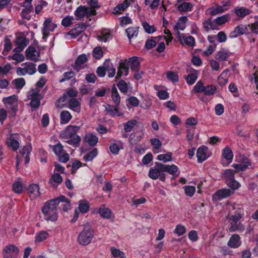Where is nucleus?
Listing matches in <instances>:
<instances>
[{"label": "nucleus", "mask_w": 258, "mask_h": 258, "mask_svg": "<svg viewBox=\"0 0 258 258\" xmlns=\"http://www.w3.org/2000/svg\"><path fill=\"white\" fill-rule=\"evenodd\" d=\"M209 14L211 16H216L220 14L224 13V10L222 9L221 6L219 5H217L214 7H211L209 8L207 10Z\"/></svg>", "instance_id": "a18cd8bd"}, {"label": "nucleus", "mask_w": 258, "mask_h": 258, "mask_svg": "<svg viewBox=\"0 0 258 258\" xmlns=\"http://www.w3.org/2000/svg\"><path fill=\"white\" fill-rule=\"evenodd\" d=\"M12 84L15 88L21 90L25 85V80L23 78H19L14 79Z\"/></svg>", "instance_id": "6e6d98bb"}, {"label": "nucleus", "mask_w": 258, "mask_h": 258, "mask_svg": "<svg viewBox=\"0 0 258 258\" xmlns=\"http://www.w3.org/2000/svg\"><path fill=\"white\" fill-rule=\"evenodd\" d=\"M226 184L231 190L233 191L234 192H235V190H237L241 186L240 183L235 179L228 181V182Z\"/></svg>", "instance_id": "680f3d73"}, {"label": "nucleus", "mask_w": 258, "mask_h": 258, "mask_svg": "<svg viewBox=\"0 0 258 258\" xmlns=\"http://www.w3.org/2000/svg\"><path fill=\"white\" fill-rule=\"evenodd\" d=\"M19 251V248L13 244L5 246L3 250L4 258H15Z\"/></svg>", "instance_id": "9d476101"}, {"label": "nucleus", "mask_w": 258, "mask_h": 258, "mask_svg": "<svg viewBox=\"0 0 258 258\" xmlns=\"http://www.w3.org/2000/svg\"><path fill=\"white\" fill-rule=\"evenodd\" d=\"M29 39L26 37L23 33H20L16 35L15 40L16 45H19L25 47L29 44Z\"/></svg>", "instance_id": "7c9ffc66"}, {"label": "nucleus", "mask_w": 258, "mask_h": 258, "mask_svg": "<svg viewBox=\"0 0 258 258\" xmlns=\"http://www.w3.org/2000/svg\"><path fill=\"white\" fill-rule=\"evenodd\" d=\"M72 118V115L68 110H63L60 113V123L66 124L70 122Z\"/></svg>", "instance_id": "72a5a7b5"}, {"label": "nucleus", "mask_w": 258, "mask_h": 258, "mask_svg": "<svg viewBox=\"0 0 258 258\" xmlns=\"http://www.w3.org/2000/svg\"><path fill=\"white\" fill-rule=\"evenodd\" d=\"M65 200L64 196L51 200L45 202L41 208V212L46 221L55 222L58 219L57 206L60 202Z\"/></svg>", "instance_id": "f257e3e1"}, {"label": "nucleus", "mask_w": 258, "mask_h": 258, "mask_svg": "<svg viewBox=\"0 0 258 258\" xmlns=\"http://www.w3.org/2000/svg\"><path fill=\"white\" fill-rule=\"evenodd\" d=\"M94 234V232L91 226L87 224L84 226L82 230L79 233L77 241L82 246L88 245L93 239Z\"/></svg>", "instance_id": "7ed1b4c3"}, {"label": "nucleus", "mask_w": 258, "mask_h": 258, "mask_svg": "<svg viewBox=\"0 0 258 258\" xmlns=\"http://www.w3.org/2000/svg\"><path fill=\"white\" fill-rule=\"evenodd\" d=\"M88 60V57L86 54L79 55L76 59L74 64L72 67L75 71L78 72L81 70L84 69L87 66L86 63Z\"/></svg>", "instance_id": "9b49d317"}, {"label": "nucleus", "mask_w": 258, "mask_h": 258, "mask_svg": "<svg viewBox=\"0 0 258 258\" xmlns=\"http://www.w3.org/2000/svg\"><path fill=\"white\" fill-rule=\"evenodd\" d=\"M12 48V44L11 40L7 38H5L4 40V48L2 52V54L4 55H7L8 53L11 50Z\"/></svg>", "instance_id": "bf43d9fd"}, {"label": "nucleus", "mask_w": 258, "mask_h": 258, "mask_svg": "<svg viewBox=\"0 0 258 258\" xmlns=\"http://www.w3.org/2000/svg\"><path fill=\"white\" fill-rule=\"evenodd\" d=\"M229 70H224L218 77V82L219 84L221 86H223L225 85L228 81V78H229Z\"/></svg>", "instance_id": "c9c22d12"}, {"label": "nucleus", "mask_w": 258, "mask_h": 258, "mask_svg": "<svg viewBox=\"0 0 258 258\" xmlns=\"http://www.w3.org/2000/svg\"><path fill=\"white\" fill-rule=\"evenodd\" d=\"M68 107L73 111L79 113L81 111V103L76 98H71L68 101Z\"/></svg>", "instance_id": "412c9836"}, {"label": "nucleus", "mask_w": 258, "mask_h": 258, "mask_svg": "<svg viewBox=\"0 0 258 258\" xmlns=\"http://www.w3.org/2000/svg\"><path fill=\"white\" fill-rule=\"evenodd\" d=\"M32 151V147L29 146H24L19 152L21 156L25 159V164H27L30 161L29 155Z\"/></svg>", "instance_id": "2f4dec72"}, {"label": "nucleus", "mask_w": 258, "mask_h": 258, "mask_svg": "<svg viewBox=\"0 0 258 258\" xmlns=\"http://www.w3.org/2000/svg\"><path fill=\"white\" fill-rule=\"evenodd\" d=\"M195 5L191 2H182L177 7V10L181 13L191 12Z\"/></svg>", "instance_id": "a878e982"}, {"label": "nucleus", "mask_w": 258, "mask_h": 258, "mask_svg": "<svg viewBox=\"0 0 258 258\" xmlns=\"http://www.w3.org/2000/svg\"><path fill=\"white\" fill-rule=\"evenodd\" d=\"M21 67H18L16 73L18 76L32 75L36 72V64L30 62H26L21 64Z\"/></svg>", "instance_id": "0eeeda50"}, {"label": "nucleus", "mask_w": 258, "mask_h": 258, "mask_svg": "<svg viewBox=\"0 0 258 258\" xmlns=\"http://www.w3.org/2000/svg\"><path fill=\"white\" fill-rule=\"evenodd\" d=\"M122 148L123 143L120 141H118L117 143L111 144L109 147L110 152L115 155L118 154L119 150Z\"/></svg>", "instance_id": "79ce46f5"}, {"label": "nucleus", "mask_w": 258, "mask_h": 258, "mask_svg": "<svg viewBox=\"0 0 258 258\" xmlns=\"http://www.w3.org/2000/svg\"><path fill=\"white\" fill-rule=\"evenodd\" d=\"M125 32L130 40L132 38L136 37L138 36L139 28L136 27H129L125 30Z\"/></svg>", "instance_id": "de8ad7c7"}, {"label": "nucleus", "mask_w": 258, "mask_h": 258, "mask_svg": "<svg viewBox=\"0 0 258 258\" xmlns=\"http://www.w3.org/2000/svg\"><path fill=\"white\" fill-rule=\"evenodd\" d=\"M174 233L177 236H180L184 235L186 232V227L181 224H177L173 231Z\"/></svg>", "instance_id": "5fc2aeb1"}, {"label": "nucleus", "mask_w": 258, "mask_h": 258, "mask_svg": "<svg viewBox=\"0 0 258 258\" xmlns=\"http://www.w3.org/2000/svg\"><path fill=\"white\" fill-rule=\"evenodd\" d=\"M232 12L235 16L236 20H241L250 15L252 13V11L250 8L238 6L233 9Z\"/></svg>", "instance_id": "1a4fd4ad"}, {"label": "nucleus", "mask_w": 258, "mask_h": 258, "mask_svg": "<svg viewBox=\"0 0 258 258\" xmlns=\"http://www.w3.org/2000/svg\"><path fill=\"white\" fill-rule=\"evenodd\" d=\"M216 90V87L214 85H207L205 86L203 93L207 96L212 95L215 93Z\"/></svg>", "instance_id": "69168bd1"}, {"label": "nucleus", "mask_w": 258, "mask_h": 258, "mask_svg": "<svg viewBox=\"0 0 258 258\" xmlns=\"http://www.w3.org/2000/svg\"><path fill=\"white\" fill-rule=\"evenodd\" d=\"M20 136L18 134H12L7 140V145L14 151H16L20 146Z\"/></svg>", "instance_id": "4468645a"}, {"label": "nucleus", "mask_w": 258, "mask_h": 258, "mask_svg": "<svg viewBox=\"0 0 258 258\" xmlns=\"http://www.w3.org/2000/svg\"><path fill=\"white\" fill-rule=\"evenodd\" d=\"M39 92L38 89H32L28 93V99L30 100L29 105L33 109H36L40 106L42 96Z\"/></svg>", "instance_id": "423d86ee"}, {"label": "nucleus", "mask_w": 258, "mask_h": 258, "mask_svg": "<svg viewBox=\"0 0 258 258\" xmlns=\"http://www.w3.org/2000/svg\"><path fill=\"white\" fill-rule=\"evenodd\" d=\"M86 29V25L83 23H79L76 25V27L66 34V36L70 35L72 38H76L81 33L84 31Z\"/></svg>", "instance_id": "a211bd4d"}, {"label": "nucleus", "mask_w": 258, "mask_h": 258, "mask_svg": "<svg viewBox=\"0 0 258 258\" xmlns=\"http://www.w3.org/2000/svg\"><path fill=\"white\" fill-rule=\"evenodd\" d=\"M247 30V27L246 25H238L229 33V36L230 38H235L243 35L246 32Z\"/></svg>", "instance_id": "aec40b11"}, {"label": "nucleus", "mask_w": 258, "mask_h": 258, "mask_svg": "<svg viewBox=\"0 0 258 258\" xmlns=\"http://www.w3.org/2000/svg\"><path fill=\"white\" fill-rule=\"evenodd\" d=\"M178 40L181 44L184 43L191 47H194L195 45V39L192 36H186L185 34H181L179 36Z\"/></svg>", "instance_id": "393cba45"}, {"label": "nucleus", "mask_w": 258, "mask_h": 258, "mask_svg": "<svg viewBox=\"0 0 258 258\" xmlns=\"http://www.w3.org/2000/svg\"><path fill=\"white\" fill-rule=\"evenodd\" d=\"M49 236L48 233L46 231H41L36 233L35 238V242L38 243L46 240Z\"/></svg>", "instance_id": "37998d69"}, {"label": "nucleus", "mask_w": 258, "mask_h": 258, "mask_svg": "<svg viewBox=\"0 0 258 258\" xmlns=\"http://www.w3.org/2000/svg\"><path fill=\"white\" fill-rule=\"evenodd\" d=\"M111 98L115 105L118 106L120 102V97L114 85L112 87L111 89Z\"/></svg>", "instance_id": "8fccbe9b"}, {"label": "nucleus", "mask_w": 258, "mask_h": 258, "mask_svg": "<svg viewBox=\"0 0 258 258\" xmlns=\"http://www.w3.org/2000/svg\"><path fill=\"white\" fill-rule=\"evenodd\" d=\"M112 39L110 31L108 29H103L100 35L97 36V39L99 41L106 42Z\"/></svg>", "instance_id": "c756f323"}, {"label": "nucleus", "mask_w": 258, "mask_h": 258, "mask_svg": "<svg viewBox=\"0 0 258 258\" xmlns=\"http://www.w3.org/2000/svg\"><path fill=\"white\" fill-rule=\"evenodd\" d=\"M105 111L107 114H109L111 116H120L123 113L118 112L117 106L106 104L105 105Z\"/></svg>", "instance_id": "c85d7f7f"}, {"label": "nucleus", "mask_w": 258, "mask_h": 258, "mask_svg": "<svg viewBox=\"0 0 258 258\" xmlns=\"http://www.w3.org/2000/svg\"><path fill=\"white\" fill-rule=\"evenodd\" d=\"M142 26L145 32L148 34H152L156 30L153 25H150L147 22H143L142 23Z\"/></svg>", "instance_id": "774afa93"}, {"label": "nucleus", "mask_w": 258, "mask_h": 258, "mask_svg": "<svg viewBox=\"0 0 258 258\" xmlns=\"http://www.w3.org/2000/svg\"><path fill=\"white\" fill-rule=\"evenodd\" d=\"M164 167L165 172L173 175H175L178 170V167L174 164L167 165L164 164Z\"/></svg>", "instance_id": "3c124183"}, {"label": "nucleus", "mask_w": 258, "mask_h": 258, "mask_svg": "<svg viewBox=\"0 0 258 258\" xmlns=\"http://www.w3.org/2000/svg\"><path fill=\"white\" fill-rule=\"evenodd\" d=\"M235 171L231 169L225 170L224 172L222 173V177L225 180L226 183L235 179Z\"/></svg>", "instance_id": "58836bf2"}, {"label": "nucleus", "mask_w": 258, "mask_h": 258, "mask_svg": "<svg viewBox=\"0 0 258 258\" xmlns=\"http://www.w3.org/2000/svg\"><path fill=\"white\" fill-rule=\"evenodd\" d=\"M204 29L208 31L210 30H219V28L217 27V25L215 22V20H212V18H209L205 20L203 23Z\"/></svg>", "instance_id": "cd10ccee"}, {"label": "nucleus", "mask_w": 258, "mask_h": 258, "mask_svg": "<svg viewBox=\"0 0 258 258\" xmlns=\"http://www.w3.org/2000/svg\"><path fill=\"white\" fill-rule=\"evenodd\" d=\"M27 189L31 200H35L41 196L40 186L38 184H30L28 186Z\"/></svg>", "instance_id": "2eb2a0df"}, {"label": "nucleus", "mask_w": 258, "mask_h": 258, "mask_svg": "<svg viewBox=\"0 0 258 258\" xmlns=\"http://www.w3.org/2000/svg\"><path fill=\"white\" fill-rule=\"evenodd\" d=\"M27 59L37 61L40 57V51L33 46H29L26 50Z\"/></svg>", "instance_id": "dca6fc26"}, {"label": "nucleus", "mask_w": 258, "mask_h": 258, "mask_svg": "<svg viewBox=\"0 0 258 258\" xmlns=\"http://www.w3.org/2000/svg\"><path fill=\"white\" fill-rule=\"evenodd\" d=\"M172 153L170 152L166 154H159L157 156L156 159L158 161H162L163 162H170L172 160Z\"/></svg>", "instance_id": "09e8293b"}, {"label": "nucleus", "mask_w": 258, "mask_h": 258, "mask_svg": "<svg viewBox=\"0 0 258 258\" xmlns=\"http://www.w3.org/2000/svg\"><path fill=\"white\" fill-rule=\"evenodd\" d=\"M23 6L24 7V9H23L21 12V16L23 19L30 20L31 18L30 13L33 12V7L32 5H23Z\"/></svg>", "instance_id": "4c0bfd02"}, {"label": "nucleus", "mask_w": 258, "mask_h": 258, "mask_svg": "<svg viewBox=\"0 0 258 258\" xmlns=\"http://www.w3.org/2000/svg\"><path fill=\"white\" fill-rule=\"evenodd\" d=\"M84 141L87 143L90 146H95L98 141V138L92 134H87L85 136Z\"/></svg>", "instance_id": "c03bdc74"}, {"label": "nucleus", "mask_w": 258, "mask_h": 258, "mask_svg": "<svg viewBox=\"0 0 258 258\" xmlns=\"http://www.w3.org/2000/svg\"><path fill=\"white\" fill-rule=\"evenodd\" d=\"M110 251L112 256L115 258H126L125 254L122 251L114 247L110 248Z\"/></svg>", "instance_id": "603ef678"}, {"label": "nucleus", "mask_w": 258, "mask_h": 258, "mask_svg": "<svg viewBox=\"0 0 258 258\" xmlns=\"http://www.w3.org/2000/svg\"><path fill=\"white\" fill-rule=\"evenodd\" d=\"M137 121L135 119L128 120L124 124V130L126 132H131L134 127L137 124Z\"/></svg>", "instance_id": "e2e57ef3"}, {"label": "nucleus", "mask_w": 258, "mask_h": 258, "mask_svg": "<svg viewBox=\"0 0 258 258\" xmlns=\"http://www.w3.org/2000/svg\"><path fill=\"white\" fill-rule=\"evenodd\" d=\"M210 154L208 153V148L206 146H202L199 147L197 151V157L198 161L202 163L206 160L209 157Z\"/></svg>", "instance_id": "6ab92c4d"}, {"label": "nucleus", "mask_w": 258, "mask_h": 258, "mask_svg": "<svg viewBox=\"0 0 258 258\" xmlns=\"http://www.w3.org/2000/svg\"><path fill=\"white\" fill-rule=\"evenodd\" d=\"M205 86L204 85L203 82L199 80L196 84L194 86L191 92L195 93H203Z\"/></svg>", "instance_id": "13d9d810"}, {"label": "nucleus", "mask_w": 258, "mask_h": 258, "mask_svg": "<svg viewBox=\"0 0 258 258\" xmlns=\"http://www.w3.org/2000/svg\"><path fill=\"white\" fill-rule=\"evenodd\" d=\"M62 178L61 176L58 173H54L52 175L49 179V183L54 188H56L58 185L61 183Z\"/></svg>", "instance_id": "f704fd0d"}, {"label": "nucleus", "mask_w": 258, "mask_h": 258, "mask_svg": "<svg viewBox=\"0 0 258 258\" xmlns=\"http://www.w3.org/2000/svg\"><path fill=\"white\" fill-rule=\"evenodd\" d=\"M98 154V151L97 149L94 148L88 153L84 155L83 158L86 162L91 161L95 158Z\"/></svg>", "instance_id": "4d7b16f0"}, {"label": "nucleus", "mask_w": 258, "mask_h": 258, "mask_svg": "<svg viewBox=\"0 0 258 258\" xmlns=\"http://www.w3.org/2000/svg\"><path fill=\"white\" fill-rule=\"evenodd\" d=\"M241 244L240 237L236 234H233L227 242V245L230 248H237Z\"/></svg>", "instance_id": "5701e85b"}, {"label": "nucleus", "mask_w": 258, "mask_h": 258, "mask_svg": "<svg viewBox=\"0 0 258 258\" xmlns=\"http://www.w3.org/2000/svg\"><path fill=\"white\" fill-rule=\"evenodd\" d=\"M198 72L194 70L192 73L188 74L185 78L186 83L188 85H193L198 79Z\"/></svg>", "instance_id": "49530a36"}, {"label": "nucleus", "mask_w": 258, "mask_h": 258, "mask_svg": "<svg viewBox=\"0 0 258 258\" xmlns=\"http://www.w3.org/2000/svg\"><path fill=\"white\" fill-rule=\"evenodd\" d=\"M80 129V126L77 125H69L63 130L61 134V137L67 139L66 143L68 144L77 147L79 146L81 138L77 133Z\"/></svg>", "instance_id": "f03ea898"}, {"label": "nucleus", "mask_w": 258, "mask_h": 258, "mask_svg": "<svg viewBox=\"0 0 258 258\" xmlns=\"http://www.w3.org/2000/svg\"><path fill=\"white\" fill-rule=\"evenodd\" d=\"M2 101L9 110L11 111L14 114L16 113L18 110V98L17 95H13L8 97H4Z\"/></svg>", "instance_id": "6e6552de"}, {"label": "nucleus", "mask_w": 258, "mask_h": 258, "mask_svg": "<svg viewBox=\"0 0 258 258\" xmlns=\"http://www.w3.org/2000/svg\"><path fill=\"white\" fill-rule=\"evenodd\" d=\"M233 194H234L233 191L231 190L230 188H224L217 190L215 192L214 196L219 200H221L229 197Z\"/></svg>", "instance_id": "4be33fe9"}, {"label": "nucleus", "mask_w": 258, "mask_h": 258, "mask_svg": "<svg viewBox=\"0 0 258 258\" xmlns=\"http://www.w3.org/2000/svg\"><path fill=\"white\" fill-rule=\"evenodd\" d=\"M166 77L173 83L177 82L179 80L178 74L176 72L169 71L166 73Z\"/></svg>", "instance_id": "338daca9"}, {"label": "nucleus", "mask_w": 258, "mask_h": 258, "mask_svg": "<svg viewBox=\"0 0 258 258\" xmlns=\"http://www.w3.org/2000/svg\"><path fill=\"white\" fill-rule=\"evenodd\" d=\"M150 142L154 148V152L157 153L159 152L162 146V142L157 138H153L150 140Z\"/></svg>", "instance_id": "864d4df0"}, {"label": "nucleus", "mask_w": 258, "mask_h": 258, "mask_svg": "<svg viewBox=\"0 0 258 258\" xmlns=\"http://www.w3.org/2000/svg\"><path fill=\"white\" fill-rule=\"evenodd\" d=\"M96 14V11L93 9L90 8L89 7L85 6H80L74 12V15L76 19L77 20H81L85 16L91 20L90 17L94 16Z\"/></svg>", "instance_id": "39448f33"}, {"label": "nucleus", "mask_w": 258, "mask_h": 258, "mask_svg": "<svg viewBox=\"0 0 258 258\" xmlns=\"http://www.w3.org/2000/svg\"><path fill=\"white\" fill-rule=\"evenodd\" d=\"M160 0H144V4L146 6L149 7L151 10H154L160 5Z\"/></svg>", "instance_id": "0e129e2a"}, {"label": "nucleus", "mask_w": 258, "mask_h": 258, "mask_svg": "<svg viewBox=\"0 0 258 258\" xmlns=\"http://www.w3.org/2000/svg\"><path fill=\"white\" fill-rule=\"evenodd\" d=\"M233 158V154L232 150L228 147L224 148L222 151V164L224 166H227L232 162Z\"/></svg>", "instance_id": "ddd939ff"}, {"label": "nucleus", "mask_w": 258, "mask_h": 258, "mask_svg": "<svg viewBox=\"0 0 258 258\" xmlns=\"http://www.w3.org/2000/svg\"><path fill=\"white\" fill-rule=\"evenodd\" d=\"M13 191L18 194H20L23 190V185L21 181L20 178H18L17 180L15 181L12 185Z\"/></svg>", "instance_id": "a19ab883"}, {"label": "nucleus", "mask_w": 258, "mask_h": 258, "mask_svg": "<svg viewBox=\"0 0 258 258\" xmlns=\"http://www.w3.org/2000/svg\"><path fill=\"white\" fill-rule=\"evenodd\" d=\"M188 18L186 16H183L179 17L176 24L173 27V30L175 32L179 31H183L186 28V24L188 22Z\"/></svg>", "instance_id": "b1692460"}, {"label": "nucleus", "mask_w": 258, "mask_h": 258, "mask_svg": "<svg viewBox=\"0 0 258 258\" xmlns=\"http://www.w3.org/2000/svg\"><path fill=\"white\" fill-rule=\"evenodd\" d=\"M98 213L100 216L105 219H110L111 216V211L109 208L105 207L103 205L98 209Z\"/></svg>", "instance_id": "ea45409f"}, {"label": "nucleus", "mask_w": 258, "mask_h": 258, "mask_svg": "<svg viewBox=\"0 0 258 258\" xmlns=\"http://www.w3.org/2000/svg\"><path fill=\"white\" fill-rule=\"evenodd\" d=\"M56 27V24L53 23L51 19H46L43 23L42 29L43 38L46 39L48 36L49 32L53 31Z\"/></svg>", "instance_id": "f8f14e48"}, {"label": "nucleus", "mask_w": 258, "mask_h": 258, "mask_svg": "<svg viewBox=\"0 0 258 258\" xmlns=\"http://www.w3.org/2000/svg\"><path fill=\"white\" fill-rule=\"evenodd\" d=\"M233 54L229 50L226 48H221L215 55L216 60L219 61H226Z\"/></svg>", "instance_id": "f3484780"}, {"label": "nucleus", "mask_w": 258, "mask_h": 258, "mask_svg": "<svg viewBox=\"0 0 258 258\" xmlns=\"http://www.w3.org/2000/svg\"><path fill=\"white\" fill-rule=\"evenodd\" d=\"M164 172H165L164 164L156 162L155 166L149 169L148 176L153 180L159 178L160 181H165V174Z\"/></svg>", "instance_id": "20e7f679"}, {"label": "nucleus", "mask_w": 258, "mask_h": 258, "mask_svg": "<svg viewBox=\"0 0 258 258\" xmlns=\"http://www.w3.org/2000/svg\"><path fill=\"white\" fill-rule=\"evenodd\" d=\"M128 66L125 61H121L118 66L116 79L120 78L122 76H126L128 74Z\"/></svg>", "instance_id": "bb28decb"}, {"label": "nucleus", "mask_w": 258, "mask_h": 258, "mask_svg": "<svg viewBox=\"0 0 258 258\" xmlns=\"http://www.w3.org/2000/svg\"><path fill=\"white\" fill-rule=\"evenodd\" d=\"M92 55L96 59H100L103 56V52L101 47L98 46L94 48L92 51Z\"/></svg>", "instance_id": "052dcab7"}, {"label": "nucleus", "mask_w": 258, "mask_h": 258, "mask_svg": "<svg viewBox=\"0 0 258 258\" xmlns=\"http://www.w3.org/2000/svg\"><path fill=\"white\" fill-rule=\"evenodd\" d=\"M78 209L81 213H87L90 209V204L88 201L85 199L81 200L78 202Z\"/></svg>", "instance_id": "473e14b6"}, {"label": "nucleus", "mask_w": 258, "mask_h": 258, "mask_svg": "<svg viewBox=\"0 0 258 258\" xmlns=\"http://www.w3.org/2000/svg\"><path fill=\"white\" fill-rule=\"evenodd\" d=\"M231 19V14L229 13L225 14L221 16L217 17L215 22L217 25V27L223 25L228 22Z\"/></svg>", "instance_id": "e433bc0d"}]
</instances>
